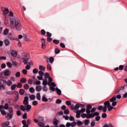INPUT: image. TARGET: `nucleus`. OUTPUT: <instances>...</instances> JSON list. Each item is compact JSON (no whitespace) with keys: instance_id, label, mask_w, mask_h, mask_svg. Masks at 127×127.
I'll return each mask as SVG.
<instances>
[{"instance_id":"37998d69","label":"nucleus","mask_w":127,"mask_h":127,"mask_svg":"<svg viewBox=\"0 0 127 127\" xmlns=\"http://www.w3.org/2000/svg\"><path fill=\"white\" fill-rule=\"evenodd\" d=\"M29 98L30 99V100H35V95L32 94V95H31L30 96H29Z\"/></svg>"},{"instance_id":"a211bd4d","label":"nucleus","mask_w":127,"mask_h":127,"mask_svg":"<svg viewBox=\"0 0 127 127\" xmlns=\"http://www.w3.org/2000/svg\"><path fill=\"white\" fill-rule=\"evenodd\" d=\"M8 38H9L10 40H14V38L12 36L11 33H9L8 34Z\"/></svg>"},{"instance_id":"f8f14e48","label":"nucleus","mask_w":127,"mask_h":127,"mask_svg":"<svg viewBox=\"0 0 127 127\" xmlns=\"http://www.w3.org/2000/svg\"><path fill=\"white\" fill-rule=\"evenodd\" d=\"M10 54L13 57H16L17 56V52L15 50H12L10 52Z\"/></svg>"},{"instance_id":"4d7b16f0","label":"nucleus","mask_w":127,"mask_h":127,"mask_svg":"<svg viewBox=\"0 0 127 127\" xmlns=\"http://www.w3.org/2000/svg\"><path fill=\"white\" fill-rule=\"evenodd\" d=\"M107 109L109 112H111V111H112V110L114 109V107L110 105L109 107L107 108Z\"/></svg>"},{"instance_id":"bf43d9fd","label":"nucleus","mask_w":127,"mask_h":127,"mask_svg":"<svg viewBox=\"0 0 127 127\" xmlns=\"http://www.w3.org/2000/svg\"><path fill=\"white\" fill-rule=\"evenodd\" d=\"M46 34H47V37H51L52 36V34H51L49 32H47Z\"/></svg>"},{"instance_id":"de8ad7c7","label":"nucleus","mask_w":127,"mask_h":127,"mask_svg":"<svg viewBox=\"0 0 127 127\" xmlns=\"http://www.w3.org/2000/svg\"><path fill=\"white\" fill-rule=\"evenodd\" d=\"M29 91L30 93H33L34 92H35V89L33 87H31L29 88Z\"/></svg>"},{"instance_id":"0eeeda50","label":"nucleus","mask_w":127,"mask_h":127,"mask_svg":"<svg viewBox=\"0 0 127 127\" xmlns=\"http://www.w3.org/2000/svg\"><path fill=\"white\" fill-rule=\"evenodd\" d=\"M91 110H92V106L91 105H88L86 106V114H91Z\"/></svg>"},{"instance_id":"ddd939ff","label":"nucleus","mask_w":127,"mask_h":127,"mask_svg":"<svg viewBox=\"0 0 127 127\" xmlns=\"http://www.w3.org/2000/svg\"><path fill=\"white\" fill-rule=\"evenodd\" d=\"M23 103L24 105H28V104H29V102H28V97L25 96L24 97Z\"/></svg>"},{"instance_id":"1a4fd4ad","label":"nucleus","mask_w":127,"mask_h":127,"mask_svg":"<svg viewBox=\"0 0 127 127\" xmlns=\"http://www.w3.org/2000/svg\"><path fill=\"white\" fill-rule=\"evenodd\" d=\"M41 41L42 42V48L43 49H45V48H46V45L45 44V39L43 38L41 39Z\"/></svg>"},{"instance_id":"864d4df0","label":"nucleus","mask_w":127,"mask_h":127,"mask_svg":"<svg viewBox=\"0 0 127 127\" xmlns=\"http://www.w3.org/2000/svg\"><path fill=\"white\" fill-rule=\"evenodd\" d=\"M15 77H16L17 78H18L19 77H20V72L18 71L15 74Z\"/></svg>"},{"instance_id":"9d476101","label":"nucleus","mask_w":127,"mask_h":127,"mask_svg":"<svg viewBox=\"0 0 127 127\" xmlns=\"http://www.w3.org/2000/svg\"><path fill=\"white\" fill-rule=\"evenodd\" d=\"M14 94L15 95L14 99H15V102H17L18 101V98H19V94L18 93V92L15 91Z\"/></svg>"},{"instance_id":"2eb2a0df","label":"nucleus","mask_w":127,"mask_h":127,"mask_svg":"<svg viewBox=\"0 0 127 127\" xmlns=\"http://www.w3.org/2000/svg\"><path fill=\"white\" fill-rule=\"evenodd\" d=\"M42 101L43 102H45V103H47V102H48V99L46 98V95L45 94L42 96Z\"/></svg>"},{"instance_id":"8fccbe9b","label":"nucleus","mask_w":127,"mask_h":127,"mask_svg":"<svg viewBox=\"0 0 127 127\" xmlns=\"http://www.w3.org/2000/svg\"><path fill=\"white\" fill-rule=\"evenodd\" d=\"M38 120L39 122H43V121H44V118L42 117H39L38 118Z\"/></svg>"},{"instance_id":"e2e57ef3","label":"nucleus","mask_w":127,"mask_h":127,"mask_svg":"<svg viewBox=\"0 0 127 127\" xmlns=\"http://www.w3.org/2000/svg\"><path fill=\"white\" fill-rule=\"evenodd\" d=\"M123 88V90H124L125 93H127V85H125L122 87Z\"/></svg>"},{"instance_id":"423d86ee","label":"nucleus","mask_w":127,"mask_h":127,"mask_svg":"<svg viewBox=\"0 0 127 127\" xmlns=\"http://www.w3.org/2000/svg\"><path fill=\"white\" fill-rule=\"evenodd\" d=\"M1 10L4 14H7L9 12L8 9L4 7H1Z\"/></svg>"},{"instance_id":"69168bd1","label":"nucleus","mask_w":127,"mask_h":127,"mask_svg":"<svg viewBox=\"0 0 127 127\" xmlns=\"http://www.w3.org/2000/svg\"><path fill=\"white\" fill-rule=\"evenodd\" d=\"M4 109L5 110H8V104L5 103L4 106Z\"/></svg>"},{"instance_id":"393cba45","label":"nucleus","mask_w":127,"mask_h":127,"mask_svg":"<svg viewBox=\"0 0 127 127\" xmlns=\"http://www.w3.org/2000/svg\"><path fill=\"white\" fill-rule=\"evenodd\" d=\"M23 38L25 41H29L30 39L29 38H27V35L26 34L23 35Z\"/></svg>"},{"instance_id":"e433bc0d","label":"nucleus","mask_w":127,"mask_h":127,"mask_svg":"<svg viewBox=\"0 0 127 127\" xmlns=\"http://www.w3.org/2000/svg\"><path fill=\"white\" fill-rule=\"evenodd\" d=\"M49 62L51 64H52L53 62H54V58L52 57H51L49 58Z\"/></svg>"},{"instance_id":"7ed1b4c3","label":"nucleus","mask_w":127,"mask_h":127,"mask_svg":"<svg viewBox=\"0 0 127 127\" xmlns=\"http://www.w3.org/2000/svg\"><path fill=\"white\" fill-rule=\"evenodd\" d=\"M5 83V80L0 79V90L1 91L5 89V86H6Z\"/></svg>"},{"instance_id":"cd10ccee","label":"nucleus","mask_w":127,"mask_h":127,"mask_svg":"<svg viewBox=\"0 0 127 127\" xmlns=\"http://www.w3.org/2000/svg\"><path fill=\"white\" fill-rule=\"evenodd\" d=\"M42 84H43V86H47L48 82H47V79L46 78H45L43 80Z\"/></svg>"},{"instance_id":"6e6d98bb","label":"nucleus","mask_w":127,"mask_h":127,"mask_svg":"<svg viewBox=\"0 0 127 127\" xmlns=\"http://www.w3.org/2000/svg\"><path fill=\"white\" fill-rule=\"evenodd\" d=\"M38 73L40 76H42V77H43V76H44V73L43 72V71L40 70L38 72Z\"/></svg>"},{"instance_id":"4c0bfd02","label":"nucleus","mask_w":127,"mask_h":127,"mask_svg":"<svg viewBox=\"0 0 127 127\" xmlns=\"http://www.w3.org/2000/svg\"><path fill=\"white\" fill-rule=\"evenodd\" d=\"M4 126L5 127H8V126H9V122L6 121L5 122H4L3 127H4Z\"/></svg>"},{"instance_id":"f704fd0d","label":"nucleus","mask_w":127,"mask_h":127,"mask_svg":"<svg viewBox=\"0 0 127 127\" xmlns=\"http://www.w3.org/2000/svg\"><path fill=\"white\" fill-rule=\"evenodd\" d=\"M86 112V109L85 108L81 109L80 110H78L77 113H85Z\"/></svg>"},{"instance_id":"4be33fe9","label":"nucleus","mask_w":127,"mask_h":127,"mask_svg":"<svg viewBox=\"0 0 127 127\" xmlns=\"http://www.w3.org/2000/svg\"><path fill=\"white\" fill-rule=\"evenodd\" d=\"M39 70H40V71H43L44 72V71H45V67L43 65H40L39 67Z\"/></svg>"},{"instance_id":"72a5a7b5","label":"nucleus","mask_w":127,"mask_h":127,"mask_svg":"<svg viewBox=\"0 0 127 127\" xmlns=\"http://www.w3.org/2000/svg\"><path fill=\"white\" fill-rule=\"evenodd\" d=\"M20 108L21 111H23V112H25V111H26L25 105H24V106L21 105L20 107Z\"/></svg>"},{"instance_id":"473e14b6","label":"nucleus","mask_w":127,"mask_h":127,"mask_svg":"<svg viewBox=\"0 0 127 127\" xmlns=\"http://www.w3.org/2000/svg\"><path fill=\"white\" fill-rule=\"evenodd\" d=\"M9 31V30H8V29H5L3 31L4 35H7V34H8Z\"/></svg>"},{"instance_id":"412c9836","label":"nucleus","mask_w":127,"mask_h":127,"mask_svg":"<svg viewBox=\"0 0 127 127\" xmlns=\"http://www.w3.org/2000/svg\"><path fill=\"white\" fill-rule=\"evenodd\" d=\"M5 85H7V86H11L12 85V81H11L10 80H8L7 81L5 80Z\"/></svg>"},{"instance_id":"0e129e2a","label":"nucleus","mask_w":127,"mask_h":127,"mask_svg":"<svg viewBox=\"0 0 127 127\" xmlns=\"http://www.w3.org/2000/svg\"><path fill=\"white\" fill-rule=\"evenodd\" d=\"M32 105L33 106H37V105H38V102L36 101H34L32 102Z\"/></svg>"},{"instance_id":"49530a36","label":"nucleus","mask_w":127,"mask_h":127,"mask_svg":"<svg viewBox=\"0 0 127 127\" xmlns=\"http://www.w3.org/2000/svg\"><path fill=\"white\" fill-rule=\"evenodd\" d=\"M13 107L15 108V109H16V110H19L20 109V106L17 104L14 105Z\"/></svg>"},{"instance_id":"bb28decb","label":"nucleus","mask_w":127,"mask_h":127,"mask_svg":"<svg viewBox=\"0 0 127 127\" xmlns=\"http://www.w3.org/2000/svg\"><path fill=\"white\" fill-rule=\"evenodd\" d=\"M36 99L38 100V101H40L41 100V96H40V93H38L36 94Z\"/></svg>"},{"instance_id":"58836bf2","label":"nucleus","mask_w":127,"mask_h":127,"mask_svg":"<svg viewBox=\"0 0 127 127\" xmlns=\"http://www.w3.org/2000/svg\"><path fill=\"white\" fill-rule=\"evenodd\" d=\"M76 125L78 126V127H81L83 125V122L78 121L77 122Z\"/></svg>"},{"instance_id":"6ab92c4d","label":"nucleus","mask_w":127,"mask_h":127,"mask_svg":"<svg viewBox=\"0 0 127 127\" xmlns=\"http://www.w3.org/2000/svg\"><path fill=\"white\" fill-rule=\"evenodd\" d=\"M83 124L85 125V126H88L90 124V120L89 119H86L84 121H83Z\"/></svg>"},{"instance_id":"9b49d317","label":"nucleus","mask_w":127,"mask_h":127,"mask_svg":"<svg viewBox=\"0 0 127 127\" xmlns=\"http://www.w3.org/2000/svg\"><path fill=\"white\" fill-rule=\"evenodd\" d=\"M12 115L13 114L7 113L5 116L6 119H7L8 120H11L12 119Z\"/></svg>"},{"instance_id":"7c9ffc66","label":"nucleus","mask_w":127,"mask_h":127,"mask_svg":"<svg viewBox=\"0 0 127 127\" xmlns=\"http://www.w3.org/2000/svg\"><path fill=\"white\" fill-rule=\"evenodd\" d=\"M53 43H54V44H56L57 45L60 43V41H59V40L55 39L53 40Z\"/></svg>"},{"instance_id":"a878e982","label":"nucleus","mask_w":127,"mask_h":127,"mask_svg":"<svg viewBox=\"0 0 127 127\" xmlns=\"http://www.w3.org/2000/svg\"><path fill=\"white\" fill-rule=\"evenodd\" d=\"M26 81H27V80L26 79V78L23 77L20 79V82L21 83H22V84H24L25 83H26Z\"/></svg>"},{"instance_id":"dca6fc26","label":"nucleus","mask_w":127,"mask_h":127,"mask_svg":"<svg viewBox=\"0 0 127 127\" xmlns=\"http://www.w3.org/2000/svg\"><path fill=\"white\" fill-rule=\"evenodd\" d=\"M25 107L27 112H29V111L31 110V106H30L29 104L25 105Z\"/></svg>"},{"instance_id":"ea45409f","label":"nucleus","mask_w":127,"mask_h":127,"mask_svg":"<svg viewBox=\"0 0 127 127\" xmlns=\"http://www.w3.org/2000/svg\"><path fill=\"white\" fill-rule=\"evenodd\" d=\"M16 87H17V88H19V89H20L21 88H22V84L19 82L17 84V85H16Z\"/></svg>"},{"instance_id":"b1692460","label":"nucleus","mask_w":127,"mask_h":127,"mask_svg":"<svg viewBox=\"0 0 127 127\" xmlns=\"http://www.w3.org/2000/svg\"><path fill=\"white\" fill-rule=\"evenodd\" d=\"M19 93L21 96H22V95H24V93H25V91L23 89H21L19 91Z\"/></svg>"},{"instance_id":"2f4dec72","label":"nucleus","mask_w":127,"mask_h":127,"mask_svg":"<svg viewBox=\"0 0 127 127\" xmlns=\"http://www.w3.org/2000/svg\"><path fill=\"white\" fill-rule=\"evenodd\" d=\"M79 108H80V105L79 103H77L75 105V106L74 107V109L77 111V110H79Z\"/></svg>"},{"instance_id":"a19ab883","label":"nucleus","mask_w":127,"mask_h":127,"mask_svg":"<svg viewBox=\"0 0 127 127\" xmlns=\"http://www.w3.org/2000/svg\"><path fill=\"white\" fill-rule=\"evenodd\" d=\"M6 65L8 68H11V67H12V64L10 62H7Z\"/></svg>"},{"instance_id":"5fc2aeb1","label":"nucleus","mask_w":127,"mask_h":127,"mask_svg":"<svg viewBox=\"0 0 127 127\" xmlns=\"http://www.w3.org/2000/svg\"><path fill=\"white\" fill-rule=\"evenodd\" d=\"M64 115H69L70 114V112H69V110L68 109H65L64 112Z\"/></svg>"},{"instance_id":"c756f323","label":"nucleus","mask_w":127,"mask_h":127,"mask_svg":"<svg viewBox=\"0 0 127 127\" xmlns=\"http://www.w3.org/2000/svg\"><path fill=\"white\" fill-rule=\"evenodd\" d=\"M116 100H117V97H116V96H114L111 99H110L109 102L113 103V102H115Z\"/></svg>"},{"instance_id":"13d9d810","label":"nucleus","mask_w":127,"mask_h":127,"mask_svg":"<svg viewBox=\"0 0 127 127\" xmlns=\"http://www.w3.org/2000/svg\"><path fill=\"white\" fill-rule=\"evenodd\" d=\"M56 103V104H61V103H62V100H61L60 99H57Z\"/></svg>"},{"instance_id":"09e8293b","label":"nucleus","mask_w":127,"mask_h":127,"mask_svg":"<svg viewBox=\"0 0 127 127\" xmlns=\"http://www.w3.org/2000/svg\"><path fill=\"white\" fill-rule=\"evenodd\" d=\"M53 124L54 126H58V120H57L56 119L54 120Z\"/></svg>"},{"instance_id":"c9c22d12","label":"nucleus","mask_w":127,"mask_h":127,"mask_svg":"<svg viewBox=\"0 0 127 127\" xmlns=\"http://www.w3.org/2000/svg\"><path fill=\"white\" fill-rule=\"evenodd\" d=\"M42 90L43 92H47V91H48V88H47L46 86H44L42 87Z\"/></svg>"},{"instance_id":"603ef678","label":"nucleus","mask_w":127,"mask_h":127,"mask_svg":"<svg viewBox=\"0 0 127 127\" xmlns=\"http://www.w3.org/2000/svg\"><path fill=\"white\" fill-rule=\"evenodd\" d=\"M24 89L25 90H28V89H29V85H28L27 84H25L24 86Z\"/></svg>"},{"instance_id":"774afa93","label":"nucleus","mask_w":127,"mask_h":127,"mask_svg":"<svg viewBox=\"0 0 127 127\" xmlns=\"http://www.w3.org/2000/svg\"><path fill=\"white\" fill-rule=\"evenodd\" d=\"M55 53L56 54H59V53H60V51L58 49H56L55 50Z\"/></svg>"},{"instance_id":"6e6552de","label":"nucleus","mask_w":127,"mask_h":127,"mask_svg":"<svg viewBox=\"0 0 127 127\" xmlns=\"http://www.w3.org/2000/svg\"><path fill=\"white\" fill-rule=\"evenodd\" d=\"M100 116V113L99 112H95L94 113H90V119H93L95 117H99Z\"/></svg>"},{"instance_id":"a18cd8bd","label":"nucleus","mask_w":127,"mask_h":127,"mask_svg":"<svg viewBox=\"0 0 127 127\" xmlns=\"http://www.w3.org/2000/svg\"><path fill=\"white\" fill-rule=\"evenodd\" d=\"M45 78H46V79H48L50 77V75H49V73H48V72H46L45 74Z\"/></svg>"},{"instance_id":"aec40b11","label":"nucleus","mask_w":127,"mask_h":127,"mask_svg":"<svg viewBox=\"0 0 127 127\" xmlns=\"http://www.w3.org/2000/svg\"><path fill=\"white\" fill-rule=\"evenodd\" d=\"M4 75L5 76H9V75H10L9 70H7V69H5V70L4 71Z\"/></svg>"},{"instance_id":"20e7f679","label":"nucleus","mask_w":127,"mask_h":127,"mask_svg":"<svg viewBox=\"0 0 127 127\" xmlns=\"http://www.w3.org/2000/svg\"><path fill=\"white\" fill-rule=\"evenodd\" d=\"M104 107H103V112L104 113H106L107 112V108H108L111 106V103H110V101H107L105 102L104 104Z\"/></svg>"},{"instance_id":"c03bdc74","label":"nucleus","mask_w":127,"mask_h":127,"mask_svg":"<svg viewBox=\"0 0 127 127\" xmlns=\"http://www.w3.org/2000/svg\"><path fill=\"white\" fill-rule=\"evenodd\" d=\"M70 125H71L70 127H76V126H77V123L73 122L70 123Z\"/></svg>"},{"instance_id":"c85d7f7f","label":"nucleus","mask_w":127,"mask_h":127,"mask_svg":"<svg viewBox=\"0 0 127 127\" xmlns=\"http://www.w3.org/2000/svg\"><path fill=\"white\" fill-rule=\"evenodd\" d=\"M4 43L5 46H8V45H9V44L10 43L9 42V41H8V40H7V39L5 40L4 41Z\"/></svg>"},{"instance_id":"338daca9","label":"nucleus","mask_w":127,"mask_h":127,"mask_svg":"<svg viewBox=\"0 0 127 127\" xmlns=\"http://www.w3.org/2000/svg\"><path fill=\"white\" fill-rule=\"evenodd\" d=\"M95 124H96V123L95 122V120L93 121L92 122H91L90 124L91 127H95Z\"/></svg>"},{"instance_id":"79ce46f5","label":"nucleus","mask_w":127,"mask_h":127,"mask_svg":"<svg viewBox=\"0 0 127 127\" xmlns=\"http://www.w3.org/2000/svg\"><path fill=\"white\" fill-rule=\"evenodd\" d=\"M16 88V84H13L11 86V90L12 91H13V90H15Z\"/></svg>"},{"instance_id":"680f3d73","label":"nucleus","mask_w":127,"mask_h":127,"mask_svg":"<svg viewBox=\"0 0 127 127\" xmlns=\"http://www.w3.org/2000/svg\"><path fill=\"white\" fill-rule=\"evenodd\" d=\"M33 73L34 74H37V73H38V69H37V68H34L33 70Z\"/></svg>"},{"instance_id":"39448f33","label":"nucleus","mask_w":127,"mask_h":127,"mask_svg":"<svg viewBox=\"0 0 127 127\" xmlns=\"http://www.w3.org/2000/svg\"><path fill=\"white\" fill-rule=\"evenodd\" d=\"M81 118H82V119H85V118H86V119H91V116H90V114H85V113H82L81 115Z\"/></svg>"},{"instance_id":"f257e3e1","label":"nucleus","mask_w":127,"mask_h":127,"mask_svg":"<svg viewBox=\"0 0 127 127\" xmlns=\"http://www.w3.org/2000/svg\"><path fill=\"white\" fill-rule=\"evenodd\" d=\"M30 58L29 54L26 53H22L20 56V59L22 60L24 65H27L25 67L26 70H29L31 68L30 65L33 64L31 61L28 62Z\"/></svg>"},{"instance_id":"052dcab7","label":"nucleus","mask_w":127,"mask_h":127,"mask_svg":"<svg viewBox=\"0 0 127 127\" xmlns=\"http://www.w3.org/2000/svg\"><path fill=\"white\" fill-rule=\"evenodd\" d=\"M96 112V108H93L90 110V114H94Z\"/></svg>"},{"instance_id":"4468645a","label":"nucleus","mask_w":127,"mask_h":127,"mask_svg":"<svg viewBox=\"0 0 127 127\" xmlns=\"http://www.w3.org/2000/svg\"><path fill=\"white\" fill-rule=\"evenodd\" d=\"M123 93H125V90H124V88L123 86H122L121 87H119V90L118 91V94H123Z\"/></svg>"},{"instance_id":"5701e85b","label":"nucleus","mask_w":127,"mask_h":127,"mask_svg":"<svg viewBox=\"0 0 127 127\" xmlns=\"http://www.w3.org/2000/svg\"><path fill=\"white\" fill-rule=\"evenodd\" d=\"M56 90L57 92L58 95H59V96H60L62 94L61 90L59 89V88H58V87H56Z\"/></svg>"},{"instance_id":"f03ea898","label":"nucleus","mask_w":127,"mask_h":127,"mask_svg":"<svg viewBox=\"0 0 127 127\" xmlns=\"http://www.w3.org/2000/svg\"><path fill=\"white\" fill-rule=\"evenodd\" d=\"M10 25L11 28L16 29L17 31H20L22 29V25L20 21L15 18H11L10 20Z\"/></svg>"},{"instance_id":"f3484780","label":"nucleus","mask_w":127,"mask_h":127,"mask_svg":"<svg viewBox=\"0 0 127 127\" xmlns=\"http://www.w3.org/2000/svg\"><path fill=\"white\" fill-rule=\"evenodd\" d=\"M42 90V87L40 85H37L36 87V91L37 92H40Z\"/></svg>"},{"instance_id":"3c124183","label":"nucleus","mask_w":127,"mask_h":127,"mask_svg":"<svg viewBox=\"0 0 127 127\" xmlns=\"http://www.w3.org/2000/svg\"><path fill=\"white\" fill-rule=\"evenodd\" d=\"M38 126L40 127H44L45 125L43 123L39 122L38 124Z\"/></svg>"}]
</instances>
